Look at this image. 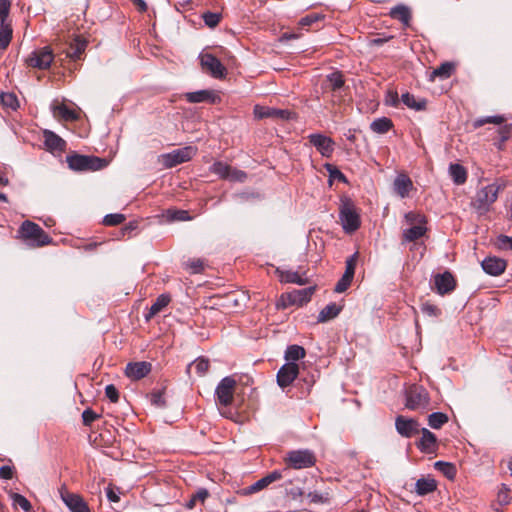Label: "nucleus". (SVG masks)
I'll use <instances>...</instances> for the list:
<instances>
[{
  "mask_svg": "<svg viewBox=\"0 0 512 512\" xmlns=\"http://www.w3.org/2000/svg\"><path fill=\"white\" fill-rule=\"evenodd\" d=\"M501 186L492 183L479 189L471 201V206L478 215H485L490 211L492 204L497 200Z\"/></svg>",
  "mask_w": 512,
  "mask_h": 512,
  "instance_id": "nucleus-1",
  "label": "nucleus"
},
{
  "mask_svg": "<svg viewBox=\"0 0 512 512\" xmlns=\"http://www.w3.org/2000/svg\"><path fill=\"white\" fill-rule=\"evenodd\" d=\"M66 161L69 168L74 171H98L108 164L104 158L80 154L69 155Z\"/></svg>",
  "mask_w": 512,
  "mask_h": 512,
  "instance_id": "nucleus-2",
  "label": "nucleus"
},
{
  "mask_svg": "<svg viewBox=\"0 0 512 512\" xmlns=\"http://www.w3.org/2000/svg\"><path fill=\"white\" fill-rule=\"evenodd\" d=\"M406 407L409 410L425 412L430 406L428 391L419 385H412L406 390Z\"/></svg>",
  "mask_w": 512,
  "mask_h": 512,
  "instance_id": "nucleus-3",
  "label": "nucleus"
},
{
  "mask_svg": "<svg viewBox=\"0 0 512 512\" xmlns=\"http://www.w3.org/2000/svg\"><path fill=\"white\" fill-rule=\"evenodd\" d=\"M284 461L287 468L295 470L313 467L316 464V456L308 449H298L287 452Z\"/></svg>",
  "mask_w": 512,
  "mask_h": 512,
  "instance_id": "nucleus-4",
  "label": "nucleus"
},
{
  "mask_svg": "<svg viewBox=\"0 0 512 512\" xmlns=\"http://www.w3.org/2000/svg\"><path fill=\"white\" fill-rule=\"evenodd\" d=\"M20 232L25 239L32 240L38 247L51 243V237L36 223L26 220L20 227Z\"/></svg>",
  "mask_w": 512,
  "mask_h": 512,
  "instance_id": "nucleus-5",
  "label": "nucleus"
},
{
  "mask_svg": "<svg viewBox=\"0 0 512 512\" xmlns=\"http://www.w3.org/2000/svg\"><path fill=\"white\" fill-rule=\"evenodd\" d=\"M54 60V54L49 46L41 47L29 54L25 62L29 67L39 70L48 69Z\"/></svg>",
  "mask_w": 512,
  "mask_h": 512,
  "instance_id": "nucleus-6",
  "label": "nucleus"
},
{
  "mask_svg": "<svg viewBox=\"0 0 512 512\" xmlns=\"http://www.w3.org/2000/svg\"><path fill=\"white\" fill-rule=\"evenodd\" d=\"M339 218L345 232L352 233L360 227V217L350 201L342 203Z\"/></svg>",
  "mask_w": 512,
  "mask_h": 512,
  "instance_id": "nucleus-7",
  "label": "nucleus"
},
{
  "mask_svg": "<svg viewBox=\"0 0 512 512\" xmlns=\"http://www.w3.org/2000/svg\"><path fill=\"white\" fill-rule=\"evenodd\" d=\"M197 153V148L194 146H185L170 153L163 154V164L167 168L175 167L179 164L187 162L192 159Z\"/></svg>",
  "mask_w": 512,
  "mask_h": 512,
  "instance_id": "nucleus-8",
  "label": "nucleus"
},
{
  "mask_svg": "<svg viewBox=\"0 0 512 512\" xmlns=\"http://www.w3.org/2000/svg\"><path fill=\"white\" fill-rule=\"evenodd\" d=\"M201 67L213 78L222 79L226 76V68L221 61L211 53H202L199 56Z\"/></svg>",
  "mask_w": 512,
  "mask_h": 512,
  "instance_id": "nucleus-9",
  "label": "nucleus"
},
{
  "mask_svg": "<svg viewBox=\"0 0 512 512\" xmlns=\"http://www.w3.org/2000/svg\"><path fill=\"white\" fill-rule=\"evenodd\" d=\"M236 380L231 376L224 377L216 387L215 395L220 405L229 406L234 398Z\"/></svg>",
  "mask_w": 512,
  "mask_h": 512,
  "instance_id": "nucleus-10",
  "label": "nucleus"
},
{
  "mask_svg": "<svg viewBox=\"0 0 512 512\" xmlns=\"http://www.w3.org/2000/svg\"><path fill=\"white\" fill-rule=\"evenodd\" d=\"M59 494L61 500L71 512H91L81 495L69 492L65 486L59 489Z\"/></svg>",
  "mask_w": 512,
  "mask_h": 512,
  "instance_id": "nucleus-11",
  "label": "nucleus"
},
{
  "mask_svg": "<svg viewBox=\"0 0 512 512\" xmlns=\"http://www.w3.org/2000/svg\"><path fill=\"white\" fill-rule=\"evenodd\" d=\"M308 140L323 157L330 158L332 156L335 142L331 137L321 133H313L308 135Z\"/></svg>",
  "mask_w": 512,
  "mask_h": 512,
  "instance_id": "nucleus-12",
  "label": "nucleus"
},
{
  "mask_svg": "<svg viewBox=\"0 0 512 512\" xmlns=\"http://www.w3.org/2000/svg\"><path fill=\"white\" fill-rule=\"evenodd\" d=\"M299 374V366L297 363L287 362L277 372V384L285 389L290 386Z\"/></svg>",
  "mask_w": 512,
  "mask_h": 512,
  "instance_id": "nucleus-13",
  "label": "nucleus"
},
{
  "mask_svg": "<svg viewBox=\"0 0 512 512\" xmlns=\"http://www.w3.org/2000/svg\"><path fill=\"white\" fill-rule=\"evenodd\" d=\"M433 284L436 292L442 296L452 293L456 288V280L449 271L436 274L433 278Z\"/></svg>",
  "mask_w": 512,
  "mask_h": 512,
  "instance_id": "nucleus-14",
  "label": "nucleus"
},
{
  "mask_svg": "<svg viewBox=\"0 0 512 512\" xmlns=\"http://www.w3.org/2000/svg\"><path fill=\"white\" fill-rule=\"evenodd\" d=\"M396 431L405 438H411L420 432V424L417 420L399 415L395 419Z\"/></svg>",
  "mask_w": 512,
  "mask_h": 512,
  "instance_id": "nucleus-15",
  "label": "nucleus"
},
{
  "mask_svg": "<svg viewBox=\"0 0 512 512\" xmlns=\"http://www.w3.org/2000/svg\"><path fill=\"white\" fill-rule=\"evenodd\" d=\"M254 116L257 119L273 118L281 120H289L292 118L293 113L286 109H277L271 107H265L261 105H255L253 110Z\"/></svg>",
  "mask_w": 512,
  "mask_h": 512,
  "instance_id": "nucleus-16",
  "label": "nucleus"
},
{
  "mask_svg": "<svg viewBox=\"0 0 512 512\" xmlns=\"http://www.w3.org/2000/svg\"><path fill=\"white\" fill-rule=\"evenodd\" d=\"M281 478H282V473L278 470H275V471L267 474L266 476L262 477L261 479H259L255 483H253L252 485L243 488L240 491V493L242 495H250V494L259 492L260 490L266 488L268 485H270L271 483H273L277 480H280Z\"/></svg>",
  "mask_w": 512,
  "mask_h": 512,
  "instance_id": "nucleus-17",
  "label": "nucleus"
},
{
  "mask_svg": "<svg viewBox=\"0 0 512 512\" xmlns=\"http://www.w3.org/2000/svg\"><path fill=\"white\" fill-rule=\"evenodd\" d=\"M152 369V365L147 361L130 362L126 365L125 374L131 380H140L146 377Z\"/></svg>",
  "mask_w": 512,
  "mask_h": 512,
  "instance_id": "nucleus-18",
  "label": "nucleus"
},
{
  "mask_svg": "<svg viewBox=\"0 0 512 512\" xmlns=\"http://www.w3.org/2000/svg\"><path fill=\"white\" fill-rule=\"evenodd\" d=\"M421 438L416 442L417 448L423 453H433L437 449V437L427 428H421Z\"/></svg>",
  "mask_w": 512,
  "mask_h": 512,
  "instance_id": "nucleus-19",
  "label": "nucleus"
},
{
  "mask_svg": "<svg viewBox=\"0 0 512 512\" xmlns=\"http://www.w3.org/2000/svg\"><path fill=\"white\" fill-rule=\"evenodd\" d=\"M185 99L189 103H202L208 102L215 104L220 101L219 95L214 90H198L194 92H188L185 94Z\"/></svg>",
  "mask_w": 512,
  "mask_h": 512,
  "instance_id": "nucleus-20",
  "label": "nucleus"
},
{
  "mask_svg": "<svg viewBox=\"0 0 512 512\" xmlns=\"http://www.w3.org/2000/svg\"><path fill=\"white\" fill-rule=\"evenodd\" d=\"M506 261L498 257H486L482 263V269L491 276H499L506 269Z\"/></svg>",
  "mask_w": 512,
  "mask_h": 512,
  "instance_id": "nucleus-21",
  "label": "nucleus"
},
{
  "mask_svg": "<svg viewBox=\"0 0 512 512\" xmlns=\"http://www.w3.org/2000/svg\"><path fill=\"white\" fill-rule=\"evenodd\" d=\"M314 287H307L300 290H294L288 294L289 304L301 306L310 301L312 294L314 293Z\"/></svg>",
  "mask_w": 512,
  "mask_h": 512,
  "instance_id": "nucleus-22",
  "label": "nucleus"
},
{
  "mask_svg": "<svg viewBox=\"0 0 512 512\" xmlns=\"http://www.w3.org/2000/svg\"><path fill=\"white\" fill-rule=\"evenodd\" d=\"M395 193L401 198H406L410 190L413 188L411 179L405 174H399L393 183Z\"/></svg>",
  "mask_w": 512,
  "mask_h": 512,
  "instance_id": "nucleus-23",
  "label": "nucleus"
},
{
  "mask_svg": "<svg viewBox=\"0 0 512 512\" xmlns=\"http://www.w3.org/2000/svg\"><path fill=\"white\" fill-rule=\"evenodd\" d=\"M44 143L50 151H64L66 148V142L50 130L44 131Z\"/></svg>",
  "mask_w": 512,
  "mask_h": 512,
  "instance_id": "nucleus-24",
  "label": "nucleus"
},
{
  "mask_svg": "<svg viewBox=\"0 0 512 512\" xmlns=\"http://www.w3.org/2000/svg\"><path fill=\"white\" fill-rule=\"evenodd\" d=\"M389 16L393 19L400 21L405 27H408L410 25V21L412 18L410 8L403 4H399L391 8Z\"/></svg>",
  "mask_w": 512,
  "mask_h": 512,
  "instance_id": "nucleus-25",
  "label": "nucleus"
},
{
  "mask_svg": "<svg viewBox=\"0 0 512 512\" xmlns=\"http://www.w3.org/2000/svg\"><path fill=\"white\" fill-rule=\"evenodd\" d=\"M427 232L426 224L413 225L403 230L402 243L413 242L422 238Z\"/></svg>",
  "mask_w": 512,
  "mask_h": 512,
  "instance_id": "nucleus-26",
  "label": "nucleus"
},
{
  "mask_svg": "<svg viewBox=\"0 0 512 512\" xmlns=\"http://www.w3.org/2000/svg\"><path fill=\"white\" fill-rule=\"evenodd\" d=\"M276 272L279 274L282 283H294L298 285H305L307 283V278L300 275L297 271L277 269Z\"/></svg>",
  "mask_w": 512,
  "mask_h": 512,
  "instance_id": "nucleus-27",
  "label": "nucleus"
},
{
  "mask_svg": "<svg viewBox=\"0 0 512 512\" xmlns=\"http://www.w3.org/2000/svg\"><path fill=\"white\" fill-rule=\"evenodd\" d=\"M437 488V483L433 478H420L415 484V492L424 496L434 492Z\"/></svg>",
  "mask_w": 512,
  "mask_h": 512,
  "instance_id": "nucleus-28",
  "label": "nucleus"
},
{
  "mask_svg": "<svg viewBox=\"0 0 512 512\" xmlns=\"http://www.w3.org/2000/svg\"><path fill=\"white\" fill-rule=\"evenodd\" d=\"M341 310V306L337 305L336 303H330L319 312L317 320L319 323L327 322L337 317Z\"/></svg>",
  "mask_w": 512,
  "mask_h": 512,
  "instance_id": "nucleus-29",
  "label": "nucleus"
},
{
  "mask_svg": "<svg viewBox=\"0 0 512 512\" xmlns=\"http://www.w3.org/2000/svg\"><path fill=\"white\" fill-rule=\"evenodd\" d=\"M170 300L171 298L168 294L159 295L155 302L151 305L149 312L145 315L146 320H149L156 314H158L163 308H165L169 304Z\"/></svg>",
  "mask_w": 512,
  "mask_h": 512,
  "instance_id": "nucleus-30",
  "label": "nucleus"
},
{
  "mask_svg": "<svg viewBox=\"0 0 512 512\" xmlns=\"http://www.w3.org/2000/svg\"><path fill=\"white\" fill-rule=\"evenodd\" d=\"M449 174L456 185H462L467 180V171L461 164H450Z\"/></svg>",
  "mask_w": 512,
  "mask_h": 512,
  "instance_id": "nucleus-31",
  "label": "nucleus"
},
{
  "mask_svg": "<svg viewBox=\"0 0 512 512\" xmlns=\"http://www.w3.org/2000/svg\"><path fill=\"white\" fill-rule=\"evenodd\" d=\"M326 81L329 84V88L333 92V97L337 96V93L341 90L345 83L342 73L338 71L327 75Z\"/></svg>",
  "mask_w": 512,
  "mask_h": 512,
  "instance_id": "nucleus-32",
  "label": "nucleus"
},
{
  "mask_svg": "<svg viewBox=\"0 0 512 512\" xmlns=\"http://www.w3.org/2000/svg\"><path fill=\"white\" fill-rule=\"evenodd\" d=\"M393 127V122L387 117L377 118L370 124V129L378 134H385Z\"/></svg>",
  "mask_w": 512,
  "mask_h": 512,
  "instance_id": "nucleus-33",
  "label": "nucleus"
},
{
  "mask_svg": "<svg viewBox=\"0 0 512 512\" xmlns=\"http://www.w3.org/2000/svg\"><path fill=\"white\" fill-rule=\"evenodd\" d=\"M454 70V65L450 62H444L439 67L435 68L430 74V80L435 78L447 79L451 76Z\"/></svg>",
  "mask_w": 512,
  "mask_h": 512,
  "instance_id": "nucleus-34",
  "label": "nucleus"
},
{
  "mask_svg": "<svg viewBox=\"0 0 512 512\" xmlns=\"http://www.w3.org/2000/svg\"><path fill=\"white\" fill-rule=\"evenodd\" d=\"M401 100L407 107L414 109L415 111L424 110L427 104L425 99L416 100L414 95L408 92L402 94Z\"/></svg>",
  "mask_w": 512,
  "mask_h": 512,
  "instance_id": "nucleus-35",
  "label": "nucleus"
},
{
  "mask_svg": "<svg viewBox=\"0 0 512 512\" xmlns=\"http://www.w3.org/2000/svg\"><path fill=\"white\" fill-rule=\"evenodd\" d=\"M305 355V349L302 346L296 344L288 346L285 351V359L288 362L296 363V361L304 358Z\"/></svg>",
  "mask_w": 512,
  "mask_h": 512,
  "instance_id": "nucleus-36",
  "label": "nucleus"
},
{
  "mask_svg": "<svg viewBox=\"0 0 512 512\" xmlns=\"http://www.w3.org/2000/svg\"><path fill=\"white\" fill-rule=\"evenodd\" d=\"M53 114L54 116L59 117L65 121H73L76 120L78 117L75 111L69 109L64 104L54 106Z\"/></svg>",
  "mask_w": 512,
  "mask_h": 512,
  "instance_id": "nucleus-37",
  "label": "nucleus"
},
{
  "mask_svg": "<svg viewBox=\"0 0 512 512\" xmlns=\"http://www.w3.org/2000/svg\"><path fill=\"white\" fill-rule=\"evenodd\" d=\"M449 418L447 414L443 412H433L428 416V425L432 429H440L444 424L448 422Z\"/></svg>",
  "mask_w": 512,
  "mask_h": 512,
  "instance_id": "nucleus-38",
  "label": "nucleus"
},
{
  "mask_svg": "<svg viewBox=\"0 0 512 512\" xmlns=\"http://www.w3.org/2000/svg\"><path fill=\"white\" fill-rule=\"evenodd\" d=\"M12 27L11 24L0 25V50H5L12 39Z\"/></svg>",
  "mask_w": 512,
  "mask_h": 512,
  "instance_id": "nucleus-39",
  "label": "nucleus"
},
{
  "mask_svg": "<svg viewBox=\"0 0 512 512\" xmlns=\"http://www.w3.org/2000/svg\"><path fill=\"white\" fill-rule=\"evenodd\" d=\"M85 48L86 42L76 39L75 43H73L68 49L67 56L72 60H79L81 58V55L85 51Z\"/></svg>",
  "mask_w": 512,
  "mask_h": 512,
  "instance_id": "nucleus-40",
  "label": "nucleus"
},
{
  "mask_svg": "<svg viewBox=\"0 0 512 512\" xmlns=\"http://www.w3.org/2000/svg\"><path fill=\"white\" fill-rule=\"evenodd\" d=\"M210 170L213 174L218 175L220 178L228 179L229 173L231 170V166H229L228 164H226L224 162L216 161L215 163H213Z\"/></svg>",
  "mask_w": 512,
  "mask_h": 512,
  "instance_id": "nucleus-41",
  "label": "nucleus"
},
{
  "mask_svg": "<svg viewBox=\"0 0 512 512\" xmlns=\"http://www.w3.org/2000/svg\"><path fill=\"white\" fill-rule=\"evenodd\" d=\"M499 141L495 142L498 149H502L504 143L511 137L512 124H505L498 129Z\"/></svg>",
  "mask_w": 512,
  "mask_h": 512,
  "instance_id": "nucleus-42",
  "label": "nucleus"
},
{
  "mask_svg": "<svg viewBox=\"0 0 512 512\" xmlns=\"http://www.w3.org/2000/svg\"><path fill=\"white\" fill-rule=\"evenodd\" d=\"M0 100L3 106L13 110L17 109L19 106L18 99L14 93L2 92L0 95Z\"/></svg>",
  "mask_w": 512,
  "mask_h": 512,
  "instance_id": "nucleus-43",
  "label": "nucleus"
},
{
  "mask_svg": "<svg viewBox=\"0 0 512 512\" xmlns=\"http://www.w3.org/2000/svg\"><path fill=\"white\" fill-rule=\"evenodd\" d=\"M404 219H405L406 223L411 225V226H413V225H420V224H427V219H426V217L423 214L417 213V212H413V211L407 212L404 215Z\"/></svg>",
  "mask_w": 512,
  "mask_h": 512,
  "instance_id": "nucleus-44",
  "label": "nucleus"
},
{
  "mask_svg": "<svg viewBox=\"0 0 512 512\" xmlns=\"http://www.w3.org/2000/svg\"><path fill=\"white\" fill-rule=\"evenodd\" d=\"M504 121H505V118L501 115L487 116V117H483V118H479V119L475 120L474 127L479 128L488 123L501 125Z\"/></svg>",
  "mask_w": 512,
  "mask_h": 512,
  "instance_id": "nucleus-45",
  "label": "nucleus"
},
{
  "mask_svg": "<svg viewBox=\"0 0 512 512\" xmlns=\"http://www.w3.org/2000/svg\"><path fill=\"white\" fill-rule=\"evenodd\" d=\"M209 496V492L205 488L199 489L187 502L186 507L188 509H193L196 505V501L204 502Z\"/></svg>",
  "mask_w": 512,
  "mask_h": 512,
  "instance_id": "nucleus-46",
  "label": "nucleus"
},
{
  "mask_svg": "<svg viewBox=\"0 0 512 512\" xmlns=\"http://www.w3.org/2000/svg\"><path fill=\"white\" fill-rule=\"evenodd\" d=\"M11 498L13 500V503L15 505H18L25 512H30L32 510L31 503L23 495L18 494V493H12Z\"/></svg>",
  "mask_w": 512,
  "mask_h": 512,
  "instance_id": "nucleus-47",
  "label": "nucleus"
},
{
  "mask_svg": "<svg viewBox=\"0 0 512 512\" xmlns=\"http://www.w3.org/2000/svg\"><path fill=\"white\" fill-rule=\"evenodd\" d=\"M190 366L195 368L199 376H203L209 369V360L204 357H199L191 363Z\"/></svg>",
  "mask_w": 512,
  "mask_h": 512,
  "instance_id": "nucleus-48",
  "label": "nucleus"
},
{
  "mask_svg": "<svg viewBox=\"0 0 512 512\" xmlns=\"http://www.w3.org/2000/svg\"><path fill=\"white\" fill-rule=\"evenodd\" d=\"M202 18L205 25L210 28H214L219 24L221 20V14L207 11L203 13Z\"/></svg>",
  "mask_w": 512,
  "mask_h": 512,
  "instance_id": "nucleus-49",
  "label": "nucleus"
},
{
  "mask_svg": "<svg viewBox=\"0 0 512 512\" xmlns=\"http://www.w3.org/2000/svg\"><path fill=\"white\" fill-rule=\"evenodd\" d=\"M125 221V216L121 213L107 214L103 218V224L106 226H116Z\"/></svg>",
  "mask_w": 512,
  "mask_h": 512,
  "instance_id": "nucleus-50",
  "label": "nucleus"
},
{
  "mask_svg": "<svg viewBox=\"0 0 512 512\" xmlns=\"http://www.w3.org/2000/svg\"><path fill=\"white\" fill-rule=\"evenodd\" d=\"M307 498L310 500L311 503L315 504H324L327 503L330 499L329 493H321L318 491L309 492L307 494Z\"/></svg>",
  "mask_w": 512,
  "mask_h": 512,
  "instance_id": "nucleus-51",
  "label": "nucleus"
},
{
  "mask_svg": "<svg viewBox=\"0 0 512 512\" xmlns=\"http://www.w3.org/2000/svg\"><path fill=\"white\" fill-rule=\"evenodd\" d=\"M11 3L9 0H0V25L11 24L8 21Z\"/></svg>",
  "mask_w": 512,
  "mask_h": 512,
  "instance_id": "nucleus-52",
  "label": "nucleus"
},
{
  "mask_svg": "<svg viewBox=\"0 0 512 512\" xmlns=\"http://www.w3.org/2000/svg\"><path fill=\"white\" fill-rule=\"evenodd\" d=\"M435 468L443 472L450 479L455 476V467L448 462L437 461L435 463Z\"/></svg>",
  "mask_w": 512,
  "mask_h": 512,
  "instance_id": "nucleus-53",
  "label": "nucleus"
},
{
  "mask_svg": "<svg viewBox=\"0 0 512 512\" xmlns=\"http://www.w3.org/2000/svg\"><path fill=\"white\" fill-rule=\"evenodd\" d=\"M495 244L500 250H512V237L501 234L497 237Z\"/></svg>",
  "mask_w": 512,
  "mask_h": 512,
  "instance_id": "nucleus-54",
  "label": "nucleus"
},
{
  "mask_svg": "<svg viewBox=\"0 0 512 512\" xmlns=\"http://www.w3.org/2000/svg\"><path fill=\"white\" fill-rule=\"evenodd\" d=\"M357 259H358V253H354L353 255H351L347 260H346V267H345V272L344 274H346L347 276H350V277H354V274H355V268H356V264H357Z\"/></svg>",
  "mask_w": 512,
  "mask_h": 512,
  "instance_id": "nucleus-55",
  "label": "nucleus"
},
{
  "mask_svg": "<svg viewBox=\"0 0 512 512\" xmlns=\"http://www.w3.org/2000/svg\"><path fill=\"white\" fill-rule=\"evenodd\" d=\"M353 278L350 276H347L346 274H343V276L339 279V281L336 283L334 291L337 293H342L346 291L349 286L351 285Z\"/></svg>",
  "mask_w": 512,
  "mask_h": 512,
  "instance_id": "nucleus-56",
  "label": "nucleus"
},
{
  "mask_svg": "<svg viewBox=\"0 0 512 512\" xmlns=\"http://www.w3.org/2000/svg\"><path fill=\"white\" fill-rule=\"evenodd\" d=\"M150 401L154 406L158 408H163L166 406V401L162 391L152 392L150 396Z\"/></svg>",
  "mask_w": 512,
  "mask_h": 512,
  "instance_id": "nucleus-57",
  "label": "nucleus"
},
{
  "mask_svg": "<svg viewBox=\"0 0 512 512\" xmlns=\"http://www.w3.org/2000/svg\"><path fill=\"white\" fill-rule=\"evenodd\" d=\"M325 167H326L327 171L329 172V175L331 178L337 179L342 182L347 181L345 175L336 166H334L332 164H326Z\"/></svg>",
  "mask_w": 512,
  "mask_h": 512,
  "instance_id": "nucleus-58",
  "label": "nucleus"
},
{
  "mask_svg": "<svg viewBox=\"0 0 512 512\" xmlns=\"http://www.w3.org/2000/svg\"><path fill=\"white\" fill-rule=\"evenodd\" d=\"M509 489L503 485V488L498 492L497 504L499 506H505L510 503Z\"/></svg>",
  "mask_w": 512,
  "mask_h": 512,
  "instance_id": "nucleus-59",
  "label": "nucleus"
},
{
  "mask_svg": "<svg viewBox=\"0 0 512 512\" xmlns=\"http://www.w3.org/2000/svg\"><path fill=\"white\" fill-rule=\"evenodd\" d=\"M106 397L112 402L117 403L119 400V392L113 384H109L105 387Z\"/></svg>",
  "mask_w": 512,
  "mask_h": 512,
  "instance_id": "nucleus-60",
  "label": "nucleus"
},
{
  "mask_svg": "<svg viewBox=\"0 0 512 512\" xmlns=\"http://www.w3.org/2000/svg\"><path fill=\"white\" fill-rule=\"evenodd\" d=\"M186 265L194 274L202 272L204 268V263L201 259L189 260Z\"/></svg>",
  "mask_w": 512,
  "mask_h": 512,
  "instance_id": "nucleus-61",
  "label": "nucleus"
},
{
  "mask_svg": "<svg viewBox=\"0 0 512 512\" xmlns=\"http://www.w3.org/2000/svg\"><path fill=\"white\" fill-rule=\"evenodd\" d=\"M247 178L246 172L231 167L228 180L244 182Z\"/></svg>",
  "mask_w": 512,
  "mask_h": 512,
  "instance_id": "nucleus-62",
  "label": "nucleus"
},
{
  "mask_svg": "<svg viewBox=\"0 0 512 512\" xmlns=\"http://www.w3.org/2000/svg\"><path fill=\"white\" fill-rule=\"evenodd\" d=\"M97 418H99V415L96 414L93 410L91 409H86L83 411L82 413V419H83V423L84 425L88 426V425H91L92 422H94Z\"/></svg>",
  "mask_w": 512,
  "mask_h": 512,
  "instance_id": "nucleus-63",
  "label": "nucleus"
},
{
  "mask_svg": "<svg viewBox=\"0 0 512 512\" xmlns=\"http://www.w3.org/2000/svg\"><path fill=\"white\" fill-rule=\"evenodd\" d=\"M320 18L321 17L317 14H310V15H307V16L301 18V20L299 21V24L301 26H310L313 23H315L316 21H318Z\"/></svg>",
  "mask_w": 512,
  "mask_h": 512,
  "instance_id": "nucleus-64",
  "label": "nucleus"
}]
</instances>
